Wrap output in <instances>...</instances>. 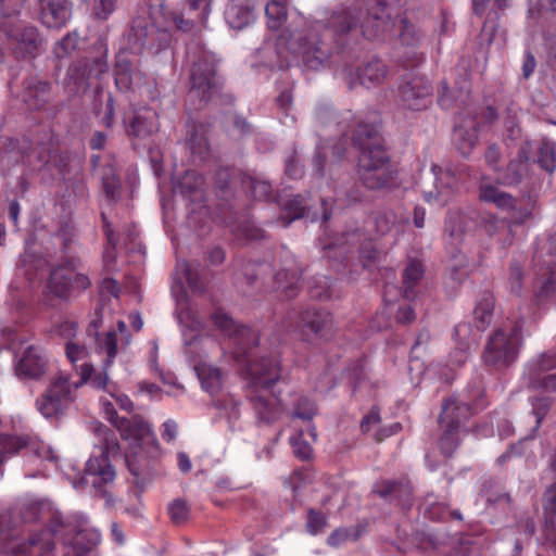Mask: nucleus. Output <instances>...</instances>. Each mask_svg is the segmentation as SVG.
<instances>
[{
    "label": "nucleus",
    "mask_w": 556,
    "mask_h": 556,
    "mask_svg": "<svg viewBox=\"0 0 556 556\" xmlns=\"http://www.w3.org/2000/svg\"><path fill=\"white\" fill-rule=\"evenodd\" d=\"M192 292H202L204 281L198 264L178 261L172 277V294L176 301V314L181 325L186 353L193 357H207L219 349L224 354L230 353L238 364H244V377L255 393L252 395L253 407L260 419L269 422L276 419L282 408V403L271 392L273 386L282 377L279 356L253 355L257 342L256 333L242 325H238L227 314L215 312L212 315L214 326L225 337V343L219 344L207 333L197 312L190 306L186 288Z\"/></svg>",
    "instance_id": "1"
},
{
    "label": "nucleus",
    "mask_w": 556,
    "mask_h": 556,
    "mask_svg": "<svg viewBox=\"0 0 556 556\" xmlns=\"http://www.w3.org/2000/svg\"><path fill=\"white\" fill-rule=\"evenodd\" d=\"M109 369L103 365V372H97L89 365L80 369V379L76 387L90 383L93 388L103 390L105 395L100 397V406L104 417L119 431L121 437L127 442L125 464L129 472L139 478L152 468L153 462L160 456L161 451L150 425L138 415L130 418L118 417L115 407L130 410L132 402L121 393L114 382L109 380Z\"/></svg>",
    "instance_id": "2"
},
{
    "label": "nucleus",
    "mask_w": 556,
    "mask_h": 556,
    "mask_svg": "<svg viewBox=\"0 0 556 556\" xmlns=\"http://www.w3.org/2000/svg\"><path fill=\"white\" fill-rule=\"evenodd\" d=\"M92 430L99 438V445L94 446L86 464L85 473L78 480L73 479L72 485L78 491L90 488L96 494L105 495V488L115 479L111 459L115 458L119 447L109 439L108 429L103 425L96 424Z\"/></svg>",
    "instance_id": "3"
},
{
    "label": "nucleus",
    "mask_w": 556,
    "mask_h": 556,
    "mask_svg": "<svg viewBox=\"0 0 556 556\" xmlns=\"http://www.w3.org/2000/svg\"><path fill=\"white\" fill-rule=\"evenodd\" d=\"M351 128V141L358 151L357 166L359 170L376 172L387 169L389 157L383 149L380 127L376 121L356 119L351 113L343 119Z\"/></svg>",
    "instance_id": "4"
},
{
    "label": "nucleus",
    "mask_w": 556,
    "mask_h": 556,
    "mask_svg": "<svg viewBox=\"0 0 556 556\" xmlns=\"http://www.w3.org/2000/svg\"><path fill=\"white\" fill-rule=\"evenodd\" d=\"M189 90L187 103L192 110L205 106L212 99L219 94L224 79L218 72L215 54L201 51L192 62L189 77Z\"/></svg>",
    "instance_id": "5"
},
{
    "label": "nucleus",
    "mask_w": 556,
    "mask_h": 556,
    "mask_svg": "<svg viewBox=\"0 0 556 556\" xmlns=\"http://www.w3.org/2000/svg\"><path fill=\"white\" fill-rule=\"evenodd\" d=\"M522 341V323H504L490 334L485 343L482 355L484 363L498 369L510 366L519 356Z\"/></svg>",
    "instance_id": "6"
},
{
    "label": "nucleus",
    "mask_w": 556,
    "mask_h": 556,
    "mask_svg": "<svg viewBox=\"0 0 556 556\" xmlns=\"http://www.w3.org/2000/svg\"><path fill=\"white\" fill-rule=\"evenodd\" d=\"M317 24L313 29L303 31L285 30L281 35L288 49L302 58L303 64L308 70H319L331 55V48L323 42L317 34Z\"/></svg>",
    "instance_id": "7"
},
{
    "label": "nucleus",
    "mask_w": 556,
    "mask_h": 556,
    "mask_svg": "<svg viewBox=\"0 0 556 556\" xmlns=\"http://www.w3.org/2000/svg\"><path fill=\"white\" fill-rule=\"evenodd\" d=\"M0 28L5 35L9 50L15 58L33 59L39 53L42 39L35 26L21 20H8Z\"/></svg>",
    "instance_id": "8"
},
{
    "label": "nucleus",
    "mask_w": 556,
    "mask_h": 556,
    "mask_svg": "<svg viewBox=\"0 0 556 556\" xmlns=\"http://www.w3.org/2000/svg\"><path fill=\"white\" fill-rule=\"evenodd\" d=\"M471 414L468 402L457 399H448L443 403L440 422L445 427L444 433L439 441L441 452L448 456L459 443L460 422Z\"/></svg>",
    "instance_id": "9"
},
{
    "label": "nucleus",
    "mask_w": 556,
    "mask_h": 556,
    "mask_svg": "<svg viewBox=\"0 0 556 556\" xmlns=\"http://www.w3.org/2000/svg\"><path fill=\"white\" fill-rule=\"evenodd\" d=\"M79 260H71L50 270L48 290L58 298L66 299L75 291L86 290L90 286L89 277L83 273Z\"/></svg>",
    "instance_id": "10"
},
{
    "label": "nucleus",
    "mask_w": 556,
    "mask_h": 556,
    "mask_svg": "<svg viewBox=\"0 0 556 556\" xmlns=\"http://www.w3.org/2000/svg\"><path fill=\"white\" fill-rule=\"evenodd\" d=\"M250 189L251 194L257 200H275L285 212L283 226L287 227L294 219L301 218L304 215L305 206L303 205V197L301 194H276L273 195V190L269 182L261 176H248L245 182Z\"/></svg>",
    "instance_id": "11"
},
{
    "label": "nucleus",
    "mask_w": 556,
    "mask_h": 556,
    "mask_svg": "<svg viewBox=\"0 0 556 556\" xmlns=\"http://www.w3.org/2000/svg\"><path fill=\"white\" fill-rule=\"evenodd\" d=\"M76 382H70L66 375L60 374L55 377L45 394L36 402L37 409L45 418H52L61 414L73 401L72 390L78 389Z\"/></svg>",
    "instance_id": "12"
},
{
    "label": "nucleus",
    "mask_w": 556,
    "mask_h": 556,
    "mask_svg": "<svg viewBox=\"0 0 556 556\" xmlns=\"http://www.w3.org/2000/svg\"><path fill=\"white\" fill-rule=\"evenodd\" d=\"M431 86L424 76L406 75L399 87V99L404 108L421 111L429 106Z\"/></svg>",
    "instance_id": "13"
},
{
    "label": "nucleus",
    "mask_w": 556,
    "mask_h": 556,
    "mask_svg": "<svg viewBox=\"0 0 556 556\" xmlns=\"http://www.w3.org/2000/svg\"><path fill=\"white\" fill-rule=\"evenodd\" d=\"M168 33L159 29L149 20L138 17L132 21L128 34V42L134 52H140L143 48L161 49L168 41Z\"/></svg>",
    "instance_id": "14"
},
{
    "label": "nucleus",
    "mask_w": 556,
    "mask_h": 556,
    "mask_svg": "<svg viewBox=\"0 0 556 556\" xmlns=\"http://www.w3.org/2000/svg\"><path fill=\"white\" fill-rule=\"evenodd\" d=\"M332 317L327 312L307 311L298 316L295 321L289 324L292 331L299 332L303 340H311L313 336L325 337L331 329Z\"/></svg>",
    "instance_id": "15"
},
{
    "label": "nucleus",
    "mask_w": 556,
    "mask_h": 556,
    "mask_svg": "<svg viewBox=\"0 0 556 556\" xmlns=\"http://www.w3.org/2000/svg\"><path fill=\"white\" fill-rule=\"evenodd\" d=\"M327 26L332 29L334 35L348 34L359 26L365 36H374L370 26L366 24L362 10L356 5L334 11L328 18Z\"/></svg>",
    "instance_id": "16"
},
{
    "label": "nucleus",
    "mask_w": 556,
    "mask_h": 556,
    "mask_svg": "<svg viewBox=\"0 0 556 556\" xmlns=\"http://www.w3.org/2000/svg\"><path fill=\"white\" fill-rule=\"evenodd\" d=\"M356 247L364 267H368L375 261L377 250L371 241H362V235L358 232L343 235L336 241L326 244L324 249L327 251V256L331 258L332 251L338 250L340 254H346L352 253Z\"/></svg>",
    "instance_id": "17"
},
{
    "label": "nucleus",
    "mask_w": 556,
    "mask_h": 556,
    "mask_svg": "<svg viewBox=\"0 0 556 556\" xmlns=\"http://www.w3.org/2000/svg\"><path fill=\"white\" fill-rule=\"evenodd\" d=\"M194 371L201 389L211 397L224 393L227 383V374L222 368L201 359L194 364Z\"/></svg>",
    "instance_id": "18"
},
{
    "label": "nucleus",
    "mask_w": 556,
    "mask_h": 556,
    "mask_svg": "<svg viewBox=\"0 0 556 556\" xmlns=\"http://www.w3.org/2000/svg\"><path fill=\"white\" fill-rule=\"evenodd\" d=\"M117 328L118 330H111L104 334L97 333L96 352L105 356L103 359L105 369H109L112 366L119 344L127 345L129 343L126 324L118 320Z\"/></svg>",
    "instance_id": "19"
},
{
    "label": "nucleus",
    "mask_w": 556,
    "mask_h": 556,
    "mask_svg": "<svg viewBox=\"0 0 556 556\" xmlns=\"http://www.w3.org/2000/svg\"><path fill=\"white\" fill-rule=\"evenodd\" d=\"M48 359L43 350L29 345L15 366V372L21 378L40 379L47 371Z\"/></svg>",
    "instance_id": "20"
},
{
    "label": "nucleus",
    "mask_w": 556,
    "mask_h": 556,
    "mask_svg": "<svg viewBox=\"0 0 556 556\" xmlns=\"http://www.w3.org/2000/svg\"><path fill=\"white\" fill-rule=\"evenodd\" d=\"M428 181L421 185H430V188H424V198L428 203L444 205L458 189L456 176H425Z\"/></svg>",
    "instance_id": "21"
},
{
    "label": "nucleus",
    "mask_w": 556,
    "mask_h": 556,
    "mask_svg": "<svg viewBox=\"0 0 556 556\" xmlns=\"http://www.w3.org/2000/svg\"><path fill=\"white\" fill-rule=\"evenodd\" d=\"M143 75L135 61L130 60L127 52L122 51L116 56L115 85L121 91H131L141 86Z\"/></svg>",
    "instance_id": "22"
},
{
    "label": "nucleus",
    "mask_w": 556,
    "mask_h": 556,
    "mask_svg": "<svg viewBox=\"0 0 556 556\" xmlns=\"http://www.w3.org/2000/svg\"><path fill=\"white\" fill-rule=\"evenodd\" d=\"M41 23L48 28L60 29L72 16L73 5L70 0H38Z\"/></svg>",
    "instance_id": "23"
},
{
    "label": "nucleus",
    "mask_w": 556,
    "mask_h": 556,
    "mask_svg": "<svg viewBox=\"0 0 556 556\" xmlns=\"http://www.w3.org/2000/svg\"><path fill=\"white\" fill-rule=\"evenodd\" d=\"M453 338L455 349L450 355V362L454 366H462L467 362L477 339L468 323H459L454 329Z\"/></svg>",
    "instance_id": "24"
},
{
    "label": "nucleus",
    "mask_w": 556,
    "mask_h": 556,
    "mask_svg": "<svg viewBox=\"0 0 556 556\" xmlns=\"http://www.w3.org/2000/svg\"><path fill=\"white\" fill-rule=\"evenodd\" d=\"M206 132V127L202 124L189 123L187 125L185 143L193 164H200L208 157L210 148Z\"/></svg>",
    "instance_id": "25"
},
{
    "label": "nucleus",
    "mask_w": 556,
    "mask_h": 556,
    "mask_svg": "<svg viewBox=\"0 0 556 556\" xmlns=\"http://www.w3.org/2000/svg\"><path fill=\"white\" fill-rule=\"evenodd\" d=\"M346 144L348 139L346 134H344L342 138L332 146H319L313 159L315 169L317 172L336 170V165L340 163L345 155Z\"/></svg>",
    "instance_id": "26"
},
{
    "label": "nucleus",
    "mask_w": 556,
    "mask_h": 556,
    "mask_svg": "<svg viewBox=\"0 0 556 556\" xmlns=\"http://www.w3.org/2000/svg\"><path fill=\"white\" fill-rule=\"evenodd\" d=\"M300 267L295 261H287L283 267L275 275V289L287 299L295 296L300 290Z\"/></svg>",
    "instance_id": "27"
},
{
    "label": "nucleus",
    "mask_w": 556,
    "mask_h": 556,
    "mask_svg": "<svg viewBox=\"0 0 556 556\" xmlns=\"http://www.w3.org/2000/svg\"><path fill=\"white\" fill-rule=\"evenodd\" d=\"M254 0H230L225 10V20L233 29H242L255 18Z\"/></svg>",
    "instance_id": "28"
},
{
    "label": "nucleus",
    "mask_w": 556,
    "mask_h": 556,
    "mask_svg": "<svg viewBox=\"0 0 556 556\" xmlns=\"http://www.w3.org/2000/svg\"><path fill=\"white\" fill-rule=\"evenodd\" d=\"M22 97L29 110H40L50 100V84L38 77H29L24 81Z\"/></svg>",
    "instance_id": "29"
},
{
    "label": "nucleus",
    "mask_w": 556,
    "mask_h": 556,
    "mask_svg": "<svg viewBox=\"0 0 556 556\" xmlns=\"http://www.w3.org/2000/svg\"><path fill=\"white\" fill-rule=\"evenodd\" d=\"M368 5L364 17L375 36L379 26L384 24L391 17L393 10L401 5V0H368Z\"/></svg>",
    "instance_id": "30"
},
{
    "label": "nucleus",
    "mask_w": 556,
    "mask_h": 556,
    "mask_svg": "<svg viewBox=\"0 0 556 556\" xmlns=\"http://www.w3.org/2000/svg\"><path fill=\"white\" fill-rule=\"evenodd\" d=\"M212 405L217 410V419H225L229 429L233 430L240 418V400L231 393H222L212 397Z\"/></svg>",
    "instance_id": "31"
},
{
    "label": "nucleus",
    "mask_w": 556,
    "mask_h": 556,
    "mask_svg": "<svg viewBox=\"0 0 556 556\" xmlns=\"http://www.w3.org/2000/svg\"><path fill=\"white\" fill-rule=\"evenodd\" d=\"M477 139L478 129L475 119H467L455 125L453 142L462 155L466 156L470 153Z\"/></svg>",
    "instance_id": "32"
},
{
    "label": "nucleus",
    "mask_w": 556,
    "mask_h": 556,
    "mask_svg": "<svg viewBox=\"0 0 556 556\" xmlns=\"http://www.w3.org/2000/svg\"><path fill=\"white\" fill-rule=\"evenodd\" d=\"M479 198L485 202H492L500 208H514V199L511 195L502 191L497 185H494L489 177L484 176L480 182Z\"/></svg>",
    "instance_id": "33"
},
{
    "label": "nucleus",
    "mask_w": 556,
    "mask_h": 556,
    "mask_svg": "<svg viewBox=\"0 0 556 556\" xmlns=\"http://www.w3.org/2000/svg\"><path fill=\"white\" fill-rule=\"evenodd\" d=\"M375 492L381 497L394 496L401 502L403 506H410L408 497L412 492V485L407 480H402L399 482L384 481L375 485Z\"/></svg>",
    "instance_id": "34"
},
{
    "label": "nucleus",
    "mask_w": 556,
    "mask_h": 556,
    "mask_svg": "<svg viewBox=\"0 0 556 556\" xmlns=\"http://www.w3.org/2000/svg\"><path fill=\"white\" fill-rule=\"evenodd\" d=\"M556 368V352L548 351L532 357L525 366L523 378H534Z\"/></svg>",
    "instance_id": "35"
},
{
    "label": "nucleus",
    "mask_w": 556,
    "mask_h": 556,
    "mask_svg": "<svg viewBox=\"0 0 556 556\" xmlns=\"http://www.w3.org/2000/svg\"><path fill=\"white\" fill-rule=\"evenodd\" d=\"M20 262L29 280L36 279L37 277L46 274L50 269L51 265L45 256L35 254L29 245Z\"/></svg>",
    "instance_id": "36"
},
{
    "label": "nucleus",
    "mask_w": 556,
    "mask_h": 556,
    "mask_svg": "<svg viewBox=\"0 0 556 556\" xmlns=\"http://www.w3.org/2000/svg\"><path fill=\"white\" fill-rule=\"evenodd\" d=\"M387 76V67L381 60L367 62L357 73V80L361 85L370 88L381 84Z\"/></svg>",
    "instance_id": "37"
},
{
    "label": "nucleus",
    "mask_w": 556,
    "mask_h": 556,
    "mask_svg": "<svg viewBox=\"0 0 556 556\" xmlns=\"http://www.w3.org/2000/svg\"><path fill=\"white\" fill-rule=\"evenodd\" d=\"M174 194H181L184 198L189 199L191 202L202 200V191L198 190L197 176H170Z\"/></svg>",
    "instance_id": "38"
},
{
    "label": "nucleus",
    "mask_w": 556,
    "mask_h": 556,
    "mask_svg": "<svg viewBox=\"0 0 556 556\" xmlns=\"http://www.w3.org/2000/svg\"><path fill=\"white\" fill-rule=\"evenodd\" d=\"M103 219V229L106 237L108 245L103 252V267L110 273L115 268L116 261V249L118 245V238L114 233L112 225L106 220L105 216L102 214Z\"/></svg>",
    "instance_id": "39"
},
{
    "label": "nucleus",
    "mask_w": 556,
    "mask_h": 556,
    "mask_svg": "<svg viewBox=\"0 0 556 556\" xmlns=\"http://www.w3.org/2000/svg\"><path fill=\"white\" fill-rule=\"evenodd\" d=\"M65 354L70 363L74 365L79 376L80 369L85 364L93 368L91 364L87 363L89 353L85 344L79 340H70L65 342Z\"/></svg>",
    "instance_id": "40"
},
{
    "label": "nucleus",
    "mask_w": 556,
    "mask_h": 556,
    "mask_svg": "<svg viewBox=\"0 0 556 556\" xmlns=\"http://www.w3.org/2000/svg\"><path fill=\"white\" fill-rule=\"evenodd\" d=\"M486 232L494 238L500 247L505 248L513 242V231L510 225L504 219H493L485 226Z\"/></svg>",
    "instance_id": "41"
},
{
    "label": "nucleus",
    "mask_w": 556,
    "mask_h": 556,
    "mask_svg": "<svg viewBox=\"0 0 556 556\" xmlns=\"http://www.w3.org/2000/svg\"><path fill=\"white\" fill-rule=\"evenodd\" d=\"M494 300L490 293H484L477 303L473 315L477 328L483 330L492 320Z\"/></svg>",
    "instance_id": "42"
},
{
    "label": "nucleus",
    "mask_w": 556,
    "mask_h": 556,
    "mask_svg": "<svg viewBox=\"0 0 556 556\" xmlns=\"http://www.w3.org/2000/svg\"><path fill=\"white\" fill-rule=\"evenodd\" d=\"M81 519L80 527L87 525L88 520L86 516H79ZM100 542V534L97 530H89L86 528H80L73 540V545L79 551H88L91 549Z\"/></svg>",
    "instance_id": "43"
},
{
    "label": "nucleus",
    "mask_w": 556,
    "mask_h": 556,
    "mask_svg": "<svg viewBox=\"0 0 556 556\" xmlns=\"http://www.w3.org/2000/svg\"><path fill=\"white\" fill-rule=\"evenodd\" d=\"M422 266L418 262H410L403 274V296L407 300L414 296V286L419 281L422 276Z\"/></svg>",
    "instance_id": "44"
},
{
    "label": "nucleus",
    "mask_w": 556,
    "mask_h": 556,
    "mask_svg": "<svg viewBox=\"0 0 556 556\" xmlns=\"http://www.w3.org/2000/svg\"><path fill=\"white\" fill-rule=\"evenodd\" d=\"M538 163L542 170L553 173L556 169V146L555 143L543 140L538 152Z\"/></svg>",
    "instance_id": "45"
},
{
    "label": "nucleus",
    "mask_w": 556,
    "mask_h": 556,
    "mask_svg": "<svg viewBox=\"0 0 556 556\" xmlns=\"http://www.w3.org/2000/svg\"><path fill=\"white\" fill-rule=\"evenodd\" d=\"M268 27L278 29L287 18L286 5L278 0H270L265 8Z\"/></svg>",
    "instance_id": "46"
},
{
    "label": "nucleus",
    "mask_w": 556,
    "mask_h": 556,
    "mask_svg": "<svg viewBox=\"0 0 556 556\" xmlns=\"http://www.w3.org/2000/svg\"><path fill=\"white\" fill-rule=\"evenodd\" d=\"M27 445V440L22 437L1 434L0 435V464L5 457L14 455Z\"/></svg>",
    "instance_id": "47"
},
{
    "label": "nucleus",
    "mask_w": 556,
    "mask_h": 556,
    "mask_svg": "<svg viewBox=\"0 0 556 556\" xmlns=\"http://www.w3.org/2000/svg\"><path fill=\"white\" fill-rule=\"evenodd\" d=\"M544 516L546 528L556 533V483L545 492Z\"/></svg>",
    "instance_id": "48"
},
{
    "label": "nucleus",
    "mask_w": 556,
    "mask_h": 556,
    "mask_svg": "<svg viewBox=\"0 0 556 556\" xmlns=\"http://www.w3.org/2000/svg\"><path fill=\"white\" fill-rule=\"evenodd\" d=\"M230 231L238 240H257L262 238V230L250 219L230 225Z\"/></svg>",
    "instance_id": "49"
},
{
    "label": "nucleus",
    "mask_w": 556,
    "mask_h": 556,
    "mask_svg": "<svg viewBox=\"0 0 556 556\" xmlns=\"http://www.w3.org/2000/svg\"><path fill=\"white\" fill-rule=\"evenodd\" d=\"M399 37L403 45L408 47L416 46L421 39L420 31L414 24L409 23L406 18H402L397 25Z\"/></svg>",
    "instance_id": "50"
},
{
    "label": "nucleus",
    "mask_w": 556,
    "mask_h": 556,
    "mask_svg": "<svg viewBox=\"0 0 556 556\" xmlns=\"http://www.w3.org/2000/svg\"><path fill=\"white\" fill-rule=\"evenodd\" d=\"M504 124L507 139L517 140L521 135V129L518 125V108L513 103L506 108Z\"/></svg>",
    "instance_id": "51"
},
{
    "label": "nucleus",
    "mask_w": 556,
    "mask_h": 556,
    "mask_svg": "<svg viewBox=\"0 0 556 556\" xmlns=\"http://www.w3.org/2000/svg\"><path fill=\"white\" fill-rule=\"evenodd\" d=\"M529 388L546 393L556 392V372L538 375L534 378H523Z\"/></svg>",
    "instance_id": "52"
},
{
    "label": "nucleus",
    "mask_w": 556,
    "mask_h": 556,
    "mask_svg": "<svg viewBox=\"0 0 556 556\" xmlns=\"http://www.w3.org/2000/svg\"><path fill=\"white\" fill-rule=\"evenodd\" d=\"M448 273L451 279L455 282H462L468 276V262L462 252L453 256Z\"/></svg>",
    "instance_id": "53"
},
{
    "label": "nucleus",
    "mask_w": 556,
    "mask_h": 556,
    "mask_svg": "<svg viewBox=\"0 0 556 556\" xmlns=\"http://www.w3.org/2000/svg\"><path fill=\"white\" fill-rule=\"evenodd\" d=\"M30 451L31 455L29 456V463L37 464L38 462H56V455L54 451L45 443H31Z\"/></svg>",
    "instance_id": "54"
},
{
    "label": "nucleus",
    "mask_w": 556,
    "mask_h": 556,
    "mask_svg": "<svg viewBox=\"0 0 556 556\" xmlns=\"http://www.w3.org/2000/svg\"><path fill=\"white\" fill-rule=\"evenodd\" d=\"M316 414V406L313 401L305 396H301L294 403L293 417L300 418L302 420H312V418Z\"/></svg>",
    "instance_id": "55"
},
{
    "label": "nucleus",
    "mask_w": 556,
    "mask_h": 556,
    "mask_svg": "<svg viewBox=\"0 0 556 556\" xmlns=\"http://www.w3.org/2000/svg\"><path fill=\"white\" fill-rule=\"evenodd\" d=\"M358 532L353 528H340L334 530L327 539L330 546L337 547L350 540H356Z\"/></svg>",
    "instance_id": "56"
},
{
    "label": "nucleus",
    "mask_w": 556,
    "mask_h": 556,
    "mask_svg": "<svg viewBox=\"0 0 556 556\" xmlns=\"http://www.w3.org/2000/svg\"><path fill=\"white\" fill-rule=\"evenodd\" d=\"M208 0H188L184 11L194 15L198 22H203L208 14Z\"/></svg>",
    "instance_id": "57"
},
{
    "label": "nucleus",
    "mask_w": 556,
    "mask_h": 556,
    "mask_svg": "<svg viewBox=\"0 0 556 556\" xmlns=\"http://www.w3.org/2000/svg\"><path fill=\"white\" fill-rule=\"evenodd\" d=\"M522 286V267L518 262H513L509 267L508 287L511 293L519 294Z\"/></svg>",
    "instance_id": "58"
},
{
    "label": "nucleus",
    "mask_w": 556,
    "mask_h": 556,
    "mask_svg": "<svg viewBox=\"0 0 556 556\" xmlns=\"http://www.w3.org/2000/svg\"><path fill=\"white\" fill-rule=\"evenodd\" d=\"M154 126L148 125L146 119L141 116H134L127 129L128 134L135 137H146L152 134Z\"/></svg>",
    "instance_id": "59"
},
{
    "label": "nucleus",
    "mask_w": 556,
    "mask_h": 556,
    "mask_svg": "<svg viewBox=\"0 0 556 556\" xmlns=\"http://www.w3.org/2000/svg\"><path fill=\"white\" fill-rule=\"evenodd\" d=\"M168 513H169L172 520L175 523H181V522L186 521L189 516V507L185 501L175 500L168 506Z\"/></svg>",
    "instance_id": "60"
},
{
    "label": "nucleus",
    "mask_w": 556,
    "mask_h": 556,
    "mask_svg": "<svg viewBox=\"0 0 556 556\" xmlns=\"http://www.w3.org/2000/svg\"><path fill=\"white\" fill-rule=\"evenodd\" d=\"M50 536L51 531L46 530L39 534L33 535L29 539V544L30 546L38 547L42 554H48L54 547V543L51 541Z\"/></svg>",
    "instance_id": "61"
},
{
    "label": "nucleus",
    "mask_w": 556,
    "mask_h": 556,
    "mask_svg": "<svg viewBox=\"0 0 556 556\" xmlns=\"http://www.w3.org/2000/svg\"><path fill=\"white\" fill-rule=\"evenodd\" d=\"M303 432H299L290 438V444L293 448V453L301 459L309 458L312 454L311 445L302 440Z\"/></svg>",
    "instance_id": "62"
},
{
    "label": "nucleus",
    "mask_w": 556,
    "mask_h": 556,
    "mask_svg": "<svg viewBox=\"0 0 556 556\" xmlns=\"http://www.w3.org/2000/svg\"><path fill=\"white\" fill-rule=\"evenodd\" d=\"M327 525L326 516L319 511L311 509L307 514V532L315 535L320 532Z\"/></svg>",
    "instance_id": "63"
},
{
    "label": "nucleus",
    "mask_w": 556,
    "mask_h": 556,
    "mask_svg": "<svg viewBox=\"0 0 556 556\" xmlns=\"http://www.w3.org/2000/svg\"><path fill=\"white\" fill-rule=\"evenodd\" d=\"M115 0H93L92 14L100 20H106L114 11Z\"/></svg>",
    "instance_id": "64"
}]
</instances>
